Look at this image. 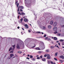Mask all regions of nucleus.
Masks as SVG:
<instances>
[{
  "mask_svg": "<svg viewBox=\"0 0 64 64\" xmlns=\"http://www.w3.org/2000/svg\"><path fill=\"white\" fill-rule=\"evenodd\" d=\"M41 46L42 47V50L44 49H45V46H44V43L43 42H42L41 44H40Z\"/></svg>",
  "mask_w": 64,
  "mask_h": 64,
  "instance_id": "1",
  "label": "nucleus"
},
{
  "mask_svg": "<svg viewBox=\"0 0 64 64\" xmlns=\"http://www.w3.org/2000/svg\"><path fill=\"white\" fill-rule=\"evenodd\" d=\"M21 44H17V46H16V48L18 49H19L20 48V46H21Z\"/></svg>",
  "mask_w": 64,
  "mask_h": 64,
  "instance_id": "2",
  "label": "nucleus"
},
{
  "mask_svg": "<svg viewBox=\"0 0 64 64\" xmlns=\"http://www.w3.org/2000/svg\"><path fill=\"white\" fill-rule=\"evenodd\" d=\"M57 25V22H54L53 24V26H54V27H55V26H56Z\"/></svg>",
  "mask_w": 64,
  "mask_h": 64,
  "instance_id": "3",
  "label": "nucleus"
},
{
  "mask_svg": "<svg viewBox=\"0 0 64 64\" xmlns=\"http://www.w3.org/2000/svg\"><path fill=\"white\" fill-rule=\"evenodd\" d=\"M16 5H17V7H18V6H19V3H18V2L17 1V0H16Z\"/></svg>",
  "mask_w": 64,
  "mask_h": 64,
  "instance_id": "4",
  "label": "nucleus"
},
{
  "mask_svg": "<svg viewBox=\"0 0 64 64\" xmlns=\"http://www.w3.org/2000/svg\"><path fill=\"white\" fill-rule=\"evenodd\" d=\"M57 28L56 27H54L53 28V30L54 31H56L57 30Z\"/></svg>",
  "mask_w": 64,
  "mask_h": 64,
  "instance_id": "5",
  "label": "nucleus"
},
{
  "mask_svg": "<svg viewBox=\"0 0 64 64\" xmlns=\"http://www.w3.org/2000/svg\"><path fill=\"white\" fill-rule=\"evenodd\" d=\"M60 58H62V59H64V56L62 55L60 56Z\"/></svg>",
  "mask_w": 64,
  "mask_h": 64,
  "instance_id": "6",
  "label": "nucleus"
},
{
  "mask_svg": "<svg viewBox=\"0 0 64 64\" xmlns=\"http://www.w3.org/2000/svg\"><path fill=\"white\" fill-rule=\"evenodd\" d=\"M48 56H47V58L48 59H50L51 58V57H50V55L49 54H48Z\"/></svg>",
  "mask_w": 64,
  "mask_h": 64,
  "instance_id": "7",
  "label": "nucleus"
},
{
  "mask_svg": "<svg viewBox=\"0 0 64 64\" xmlns=\"http://www.w3.org/2000/svg\"><path fill=\"white\" fill-rule=\"evenodd\" d=\"M53 20H52L50 22V25H53Z\"/></svg>",
  "mask_w": 64,
  "mask_h": 64,
  "instance_id": "8",
  "label": "nucleus"
},
{
  "mask_svg": "<svg viewBox=\"0 0 64 64\" xmlns=\"http://www.w3.org/2000/svg\"><path fill=\"white\" fill-rule=\"evenodd\" d=\"M48 29H51L52 28V26L51 25H49L48 26Z\"/></svg>",
  "mask_w": 64,
  "mask_h": 64,
  "instance_id": "9",
  "label": "nucleus"
},
{
  "mask_svg": "<svg viewBox=\"0 0 64 64\" xmlns=\"http://www.w3.org/2000/svg\"><path fill=\"white\" fill-rule=\"evenodd\" d=\"M14 56V54H10V58H12L13 56Z\"/></svg>",
  "mask_w": 64,
  "mask_h": 64,
  "instance_id": "10",
  "label": "nucleus"
},
{
  "mask_svg": "<svg viewBox=\"0 0 64 64\" xmlns=\"http://www.w3.org/2000/svg\"><path fill=\"white\" fill-rule=\"evenodd\" d=\"M24 22H27L28 21V20L27 18H25L24 20Z\"/></svg>",
  "mask_w": 64,
  "mask_h": 64,
  "instance_id": "11",
  "label": "nucleus"
},
{
  "mask_svg": "<svg viewBox=\"0 0 64 64\" xmlns=\"http://www.w3.org/2000/svg\"><path fill=\"white\" fill-rule=\"evenodd\" d=\"M46 29V26H43V28H42V29L43 30H45Z\"/></svg>",
  "mask_w": 64,
  "mask_h": 64,
  "instance_id": "12",
  "label": "nucleus"
},
{
  "mask_svg": "<svg viewBox=\"0 0 64 64\" xmlns=\"http://www.w3.org/2000/svg\"><path fill=\"white\" fill-rule=\"evenodd\" d=\"M36 50H40V48H39V47L36 48Z\"/></svg>",
  "mask_w": 64,
  "mask_h": 64,
  "instance_id": "13",
  "label": "nucleus"
},
{
  "mask_svg": "<svg viewBox=\"0 0 64 64\" xmlns=\"http://www.w3.org/2000/svg\"><path fill=\"white\" fill-rule=\"evenodd\" d=\"M42 60L43 61L45 62L46 61V60L45 58H43L42 59Z\"/></svg>",
  "mask_w": 64,
  "mask_h": 64,
  "instance_id": "14",
  "label": "nucleus"
},
{
  "mask_svg": "<svg viewBox=\"0 0 64 64\" xmlns=\"http://www.w3.org/2000/svg\"><path fill=\"white\" fill-rule=\"evenodd\" d=\"M48 41L50 42V41H51V39L49 38L48 39Z\"/></svg>",
  "mask_w": 64,
  "mask_h": 64,
  "instance_id": "15",
  "label": "nucleus"
},
{
  "mask_svg": "<svg viewBox=\"0 0 64 64\" xmlns=\"http://www.w3.org/2000/svg\"><path fill=\"white\" fill-rule=\"evenodd\" d=\"M14 50V49H13V48H10L9 50V51H10V50Z\"/></svg>",
  "mask_w": 64,
  "mask_h": 64,
  "instance_id": "16",
  "label": "nucleus"
},
{
  "mask_svg": "<svg viewBox=\"0 0 64 64\" xmlns=\"http://www.w3.org/2000/svg\"><path fill=\"white\" fill-rule=\"evenodd\" d=\"M48 54H45V55L44 56V57H47V56H48Z\"/></svg>",
  "mask_w": 64,
  "mask_h": 64,
  "instance_id": "17",
  "label": "nucleus"
},
{
  "mask_svg": "<svg viewBox=\"0 0 64 64\" xmlns=\"http://www.w3.org/2000/svg\"><path fill=\"white\" fill-rule=\"evenodd\" d=\"M21 15H25V14L23 12H22L21 13Z\"/></svg>",
  "mask_w": 64,
  "mask_h": 64,
  "instance_id": "18",
  "label": "nucleus"
},
{
  "mask_svg": "<svg viewBox=\"0 0 64 64\" xmlns=\"http://www.w3.org/2000/svg\"><path fill=\"white\" fill-rule=\"evenodd\" d=\"M15 46H16L15 44H14V45H13L12 46V47H13L14 48L13 49H14V48H15Z\"/></svg>",
  "mask_w": 64,
  "mask_h": 64,
  "instance_id": "19",
  "label": "nucleus"
},
{
  "mask_svg": "<svg viewBox=\"0 0 64 64\" xmlns=\"http://www.w3.org/2000/svg\"><path fill=\"white\" fill-rule=\"evenodd\" d=\"M57 54H58V52H56L55 54V56H57Z\"/></svg>",
  "mask_w": 64,
  "mask_h": 64,
  "instance_id": "20",
  "label": "nucleus"
},
{
  "mask_svg": "<svg viewBox=\"0 0 64 64\" xmlns=\"http://www.w3.org/2000/svg\"><path fill=\"white\" fill-rule=\"evenodd\" d=\"M50 48L52 49H53V48H54V46H50Z\"/></svg>",
  "mask_w": 64,
  "mask_h": 64,
  "instance_id": "21",
  "label": "nucleus"
},
{
  "mask_svg": "<svg viewBox=\"0 0 64 64\" xmlns=\"http://www.w3.org/2000/svg\"><path fill=\"white\" fill-rule=\"evenodd\" d=\"M46 52H49V50H46Z\"/></svg>",
  "mask_w": 64,
  "mask_h": 64,
  "instance_id": "22",
  "label": "nucleus"
},
{
  "mask_svg": "<svg viewBox=\"0 0 64 64\" xmlns=\"http://www.w3.org/2000/svg\"><path fill=\"white\" fill-rule=\"evenodd\" d=\"M57 36H60L61 35V34H57Z\"/></svg>",
  "mask_w": 64,
  "mask_h": 64,
  "instance_id": "23",
  "label": "nucleus"
},
{
  "mask_svg": "<svg viewBox=\"0 0 64 64\" xmlns=\"http://www.w3.org/2000/svg\"><path fill=\"white\" fill-rule=\"evenodd\" d=\"M18 53H20V54H21V53H22V52L20 51H18Z\"/></svg>",
  "mask_w": 64,
  "mask_h": 64,
  "instance_id": "24",
  "label": "nucleus"
},
{
  "mask_svg": "<svg viewBox=\"0 0 64 64\" xmlns=\"http://www.w3.org/2000/svg\"><path fill=\"white\" fill-rule=\"evenodd\" d=\"M54 40H57V38L56 37H54Z\"/></svg>",
  "mask_w": 64,
  "mask_h": 64,
  "instance_id": "25",
  "label": "nucleus"
},
{
  "mask_svg": "<svg viewBox=\"0 0 64 64\" xmlns=\"http://www.w3.org/2000/svg\"><path fill=\"white\" fill-rule=\"evenodd\" d=\"M20 7L21 9H23L24 8L23 6H21L20 7Z\"/></svg>",
  "mask_w": 64,
  "mask_h": 64,
  "instance_id": "26",
  "label": "nucleus"
},
{
  "mask_svg": "<svg viewBox=\"0 0 64 64\" xmlns=\"http://www.w3.org/2000/svg\"><path fill=\"white\" fill-rule=\"evenodd\" d=\"M20 9V6H19L18 8V12L19 11V9Z\"/></svg>",
  "mask_w": 64,
  "mask_h": 64,
  "instance_id": "27",
  "label": "nucleus"
},
{
  "mask_svg": "<svg viewBox=\"0 0 64 64\" xmlns=\"http://www.w3.org/2000/svg\"><path fill=\"white\" fill-rule=\"evenodd\" d=\"M60 63H63V61L61 60H60Z\"/></svg>",
  "mask_w": 64,
  "mask_h": 64,
  "instance_id": "28",
  "label": "nucleus"
},
{
  "mask_svg": "<svg viewBox=\"0 0 64 64\" xmlns=\"http://www.w3.org/2000/svg\"><path fill=\"white\" fill-rule=\"evenodd\" d=\"M34 47H35L34 46H33L32 47H30L29 48L30 49H32V48H34Z\"/></svg>",
  "mask_w": 64,
  "mask_h": 64,
  "instance_id": "29",
  "label": "nucleus"
},
{
  "mask_svg": "<svg viewBox=\"0 0 64 64\" xmlns=\"http://www.w3.org/2000/svg\"><path fill=\"white\" fill-rule=\"evenodd\" d=\"M26 27L25 28L26 29H28L29 28V26H25Z\"/></svg>",
  "mask_w": 64,
  "mask_h": 64,
  "instance_id": "30",
  "label": "nucleus"
},
{
  "mask_svg": "<svg viewBox=\"0 0 64 64\" xmlns=\"http://www.w3.org/2000/svg\"><path fill=\"white\" fill-rule=\"evenodd\" d=\"M23 18H22L20 19V21H21V22H22V21H23Z\"/></svg>",
  "mask_w": 64,
  "mask_h": 64,
  "instance_id": "31",
  "label": "nucleus"
},
{
  "mask_svg": "<svg viewBox=\"0 0 64 64\" xmlns=\"http://www.w3.org/2000/svg\"><path fill=\"white\" fill-rule=\"evenodd\" d=\"M60 42H63V41H64V40H60Z\"/></svg>",
  "mask_w": 64,
  "mask_h": 64,
  "instance_id": "32",
  "label": "nucleus"
},
{
  "mask_svg": "<svg viewBox=\"0 0 64 64\" xmlns=\"http://www.w3.org/2000/svg\"><path fill=\"white\" fill-rule=\"evenodd\" d=\"M36 33H40L41 32H36Z\"/></svg>",
  "mask_w": 64,
  "mask_h": 64,
  "instance_id": "33",
  "label": "nucleus"
},
{
  "mask_svg": "<svg viewBox=\"0 0 64 64\" xmlns=\"http://www.w3.org/2000/svg\"><path fill=\"white\" fill-rule=\"evenodd\" d=\"M24 26L25 27H26V26H28V25L27 24H25Z\"/></svg>",
  "mask_w": 64,
  "mask_h": 64,
  "instance_id": "34",
  "label": "nucleus"
},
{
  "mask_svg": "<svg viewBox=\"0 0 64 64\" xmlns=\"http://www.w3.org/2000/svg\"><path fill=\"white\" fill-rule=\"evenodd\" d=\"M13 50L11 51L10 52V53H13Z\"/></svg>",
  "mask_w": 64,
  "mask_h": 64,
  "instance_id": "35",
  "label": "nucleus"
},
{
  "mask_svg": "<svg viewBox=\"0 0 64 64\" xmlns=\"http://www.w3.org/2000/svg\"><path fill=\"white\" fill-rule=\"evenodd\" d=\"M30 58H33V56L31 55L30 56Z\"/></svg>",
  "mask_w": 64,
  "mask_h": 64,
  "instance_id": "36",
  "label": "nucleus"
},
{
  "mask_svg": "<svg viewBox=\"0 0 64 64\" xmlns=\"http://www.w3.org/2000/svg\"><path fill=\"white\" fill-rule=\"evenodd\" d=\"M42 56H43L42 55L40 56V58H43V57H42Z\"/></svg>",
  "mask_w": 64,
  "mask_h": 64,
  "instance_id": "37",
  "label": "nucleus"
},
{
  "mask_svg": "<svg viewBox=\"0 0 64 64\" xmlns=\"http://www.w3.org/2000/svg\"><path fill=\"white\" fill-rule=\"evenodd\" d=\"M43 26H40V28H42V29H43Z\"/></svg>",
  "mask_w": 64,
  "mask_h": 64,
  "instance_id": "38",
  "label": "nucleus"
},
{
  "mask_svg": "<svg viewBox=\"0 0 64 64\" xmlns=\"http://www.w3.org/2000/svg\"><path fill=\"white\" fill-rule=\"evenodd\" d=\"M37 59L39 60L40 59V57H38L37 58Z\"/></svg>",
  "mask_w": 64,
  "mask_h": 64,
  "instance_id": "39",
  "label": "nucleus"
},
{
  "mask_svg": "<svg viewBox=\"0 0 64 64\" xmlns=\"http://www.w3.org/2000/svg\"><path fill=\"white\" fill-rule=\"evenodd\" d=\"M47 39H48V37H46L45 38V39L46 40Z\"/></svg>",
  "mask_w": 64,
  "mask_h": 64,
  "instance_id": "40",
  "label": "nucleus"
},
{
  "mask_svg": "<svg viewBox=\"0 0 64 64\" xmlns=\"http://www.w3.org/2000/svg\"><path fill=\"white\" fill-rule=\"evenodd\" d=\"M54 59L55 60H56V61L57 60V59L56 58H54Z\"/></svg>",
  "mask_w": 64,
  "mask_h": 64,
  "instance_id": "41",
  "label": "nucleus"
},
{
  "mask_svg": "<svg viewBox=\"0 0 64 64\" xmlns=\"http://www.w3.org/2000/svg\"><path fill=\"white\" fill-rule=\"evenodd\" d=\"M48 64H50V61H48Z\"/></svg>",
  "mask_w": 64,
  "mask_h": 64,
  "instance_id": "42",
  "label": "nucleus"
},
{
  "mask_svg": "<svg viewBox=\"0 0 64 64\" xmlns=\"http://www.w3.org/2000/svg\"><path fill=\"white\" fill-rule=\"evenodd\" d=\"M57 32L56 31V32H54V34H56V33H57Z\"/></svg>",
  "mask_w": 64,
  "mask_h": 64,
  "instance_id": "43",
  "label": "nucleus"
},
{
  "mask_svg": "<svg viewBox=\"0 0 64 64\" xmlns=\"http://www.w3.org/2000/svg\"><path fill=\"white\" fill-rule=\"evenodd\" d=\"M18 14L19 15H21V13H20V12H18Z\"/></svg>",
  "mask_w": 64,
  "mask_h": 64,
  "instance_id": "44",
  "label": "nucleus"
},
{
  "mask_svg": "<svg viewBox=\"0 0 64 64\" xmlns=\"http://www.w3.org/2000/svg\"><path fill=\"white\" fill-rule=\"evenodd\" d=\"M20 12H22L23 11V10H22V9H20Z\"/></svg>",
  "mask_w": 64,
  "mask_h": 64,
  "instance_id": "45",
  "label": "nucleus"
},
{
  "mask_svg": "<svg viewBox=\"0 0 64 64\" xmlns=\"http://www.w3.org/2000/svg\"><path fill=\"white\" fill-rule=\"evenodd\" d=\"M32 60L33 61H35V59L34 58H32Z\"/></svg>",
  "mask_w": 64,
  "mask_h": 64,
  "instance_id": "46",
  "label": "nucleus"
},
{
  "mask_svg": "<svg viewBox=\"0 0 64 64\" xmlns=\"http://www.w3.org/2000/svg\"><path fill=\"white\" fill-rule=\"evenodd\" d=\"M38 52V53L40 54V53H41V51Z\"/></svg>",
  "mask_w": 64,
  "mask_h": 64,
  "instance_id": "47",
  "label": "nucleus"
},
{
  "mask_svg": "<svg viewBox=\"0 0 64 64\" xmlns=\"http://www.w3.org/2000/svg\"><path fill=\"white\" fill-rule=\"evenodd\" d=\"M44 37H46V34H45L44 35Z\"/></svg>",
  "mask_w": 64,
  "mask_h": 64,
  "instance_id": "48",
  "label": "nucleus"
},
{
  "mask_svg": "<svg viewBox=\"0 0 64 64\" xmlns=\"http://www.w3.org/2000/svg\"><path fill=\"white\" fill-rule=\"evenodd\" d=\"M30 30H28V32H29V33H30Z\"/></svg>",
  "mask_w": 64,
  "mask_h": 64,
  "instance_id": "49",
  "label": "nucleus"
},
{
  "mask_svg": "<svg viewBox=\"0 0 64 64\" xmlns=\"http://www.w3.org/2000/svg\"><path fill=\"white\" fill-rule=\"evenodd\" d=\"M62 45H64V43L63 42L62 43Z\"/></svg>",
  "mask_w": 64,
  "mask_h": 64,
  "instance_id": "50",
  "label": "nucleus"
},
{
  "mask_svg": "<svg viewBox=\"0 0 64 64\" xmlns=\"http://www.w3.org/2000/svg\"><path fill=\"white\" fill-rule=\"evenodd\" d=\"M19 17H20V16H18V19H19Z\"/></svg>",
  "mask_w": 64,
  "mask_h": 64,
  "instance_id": "51",
  "label": "nucleus"
},
{
  "mask_svg": "<svg viewBox=\"0 0 64 64\" xmlns=\"http://www.w3.org/2000/svg\"><path fill=\"white\" fill-rule=\"evenodd\" d=\"M26 59H28V60H29V58H26Z\"/></svg>",
  "mask_w": 64,
  "mask_h": 64,
  "instance_id": "52",
  "label": "nucleus"
},
{
  "mask_svg": "<svg viewBox=\"0 0 64 64\" xmlns=\"http://www.w3.org/2000/svg\"><path fill=\"white\" fill-rule=\"evenodd\" d=\"M62 27H64V25L62 26Z\"/></svg>",
  "mask_w": 64,
  "mask_h": 64,
  "instance_id": "53",
  "label": "nucleus"
},
{
  "mask_svg": "<svg viewBox=\"0 0 64 64\" xmlns=\"http://www.w3.org/2000/svg\"><path fill=\"white\" fill-rule=\"evenodd\" d=\"M17 28L18 29H19V28H20V27H19V26H18Z\"/></svg>",
  "mask_w": 64,
  "mask_h": 64,
  "instance_id": "54",
  "label": "nucleus"
},
{
  "mask_svg": "<svg viewBox=\"0 0 64 64\" xmlns=\"http://www.w3.org/2000/svg\"><path fill=\"white\" fill-rule=\"evenodd\" d=\"M19 22V23H21V22L20 21H18Z\"/></svg>",
  "mask_w": 64,
  "mask_h": 64,
  "instance_id": "55",
  "label": "nucleus"
},
{
  "mask_svg": "<svg viewBox=\"0 0 64 64\" xmlns=\"http://www.w3.org/2000/svg\"><path fill=\"white\" fill-rule=\"evenodd\" d=\"M28 57H29L30 56V55L29 54L28 55Z\"/></svg>",
  "mask_w": 64,
  "mask_h": 64,
  "instance_id": "56",
  "label": "nucleus"
},
{
  "mask_svg": "<svg viewBox=\"0 0 64 64\" xmlns=\"http://www.w3.org/2000/svg\"><path fill=\"white\" fill-rule=\"evenodd\" d=\"M22 30H24V28H22Z\"/></svg>",
  "mask_w": 64,
  "mask_h": 64,
  "instance_id": "57",
  "label": "nucleus"
},
{
  "mask_svg": "<svg viewBox=\"0 0 64 64\" xmlns=\"http://www.w3.org/2000/svg\"><path fill=\"white\" fill-rule=\"evenodd\" d=\"M58 48H59V46H56Z\"/></svg>",
  "mask_w": 64,
  "mask_h": 64,
  "instance_id": "58",
  "label": "nucleus"
},
{
  "mask_svg": "<svg viewBox=\"0 0 64 64\" xmlns=\"http://www.w3.org/2000/svg\"><path fill=\"white\" fill-rule=\"evenodd\" d=\"M58 44L59 45H60V43H58Z\"/></svg>",
  "mask_w": 64,
  "mask_h": 64,
  "instance_id": "59",
  "label": "nucleus"
},
{
  "mask_svg": "<svg viewBox=\"0 0 64 64\" xmlns=\"http://www.w3.org/2000/svg\"><path fill=\"white\" fill-rule=\"evenodd\" d=\"M42 34H44V33H43V32H42Z\"/></svg>",
  "mask_w": 64,
  "mask_h": 64,
  "instance_id": "60",
  "label": "nucleus"
},
{
  "mask_svg": "<svg viewBox=\"0 0 64 64\" xmlns=\"http://www.w3.org/2000/svg\"><path fill=\"white\" fill-rule=\"evenodd\" d=\"M57 45H55V47H57Z\"/></svg>",
  "mask_w": 64,
  "mask_h": 64,
  "instance_id": "61",
  "label": "nucleus"
},
{
  "mask_svg": "<svg viewBox=\"0 0 64 64\" xmlns=\"http://www.w3.org/2000/svg\"><path fill=\"white\" fill-rule=\"evenodd\" d=\"M36 57H39V56H38V55H37V56Z\"/></svg>",
  "mask_w": 64,
  "mask_h": 64,
  "instance_id": "62",
  "label": "nucleus"
},
{
  "mask_svg": "<svg viewBox=\"0 0 64 64\" xmlns=\"http://www.w3.org/2000/svg\"><path fill=\"white\" fill-rule=\"evenodd\" d=\"M56 42H57V43H58V42H59V41H57Z\"/></svg>",
  "mask_w": 64,
  "mask_h": 64,
  "instance_id": "63",
  "label": "nucleus"
},
{
  "mask_svg": "<svg viewBox=\"0 0 64 64\" xmlns=\"http://www.w3.org/2000/svg\"><path fill=\"white\" fill-rule=\"evenodd\" d=\"M62 48H64V46H62Z\"/></svg>",
  "mask_w": 64,
  "mask_h": 64,
  "instance_id": "64",
  "label": "nucleus"
}]
</instances>
